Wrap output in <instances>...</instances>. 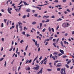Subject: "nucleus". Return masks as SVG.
Returning <instances> with one entry per match:
<instances>
[{"instance_id": "nucleus-1", "label": "nucleus", "mask_w": 74, "mask_h": 74, "mask_svg": "<svg viewBox=\"0 0 74 74\" xmlns=\"http://www.w3.org/2000/svg\"><path fill=\"white\" fill-rule=\"evenodd\" d=\"M40 69V66H38L37 67H34L32 68L34 70H36L37 71L38 70V69Z\"/></svg>"}, {"instance_id": "nucleus-2", "label": "nucleus", "mask_w": 74, "mask_h": 74, "mask_svg": "<svg viewBox=\"0 0 74 74\" xmlns=\"http://www.w3.org/2000/svg\"><path fill=\"white\" fill-rule=\"evenodd\" d=\"M62 63H59L58 64L56 65V67H60L61 66H62Z\"/></svg>"}, {"instance_id": "nucleus-3", "label": "nucleus", "mask_w": 74, "mask_h": 74, "mask_svg": "<svg viewBox=\"0 0 74 74\" xmlns=\"http://www.w3.org/2000/svg\"><path fill=\"white\" fill-rule=\"evenodd\" d=\"M43 69V68H41L40 70L37 73V74H42V70Z\"/></svg>"}, {"instance_id": "nucleus-4", "label": "nucleus", "mask_w": 74, "mask_h": 74, "mask_svg": "<svg viewBox=\"0 0 74 74\" xmlns=\"http://www.w3.org/2000/svg\"><path fill=\"white\" fill-rule=\"evenodd\" d=\"M62 27H67L66 25V23H63L62 25Z\"/></svg>"}, {"instance_id": "nucleus-5", "label": "nucleus", "mask_w": 74, "mask_h": 74, "mask_svg": "<svg viewBox=\"0 0 74 74\" xmlns=\"http://www.w3.org/2000/svg\"><path fill=\"white\" fill-rule=\"evenodd\" d=\"M35 44L36 46L38 45L37 46V48H38V47H39V44H37V42L36 41H35Z\"/></svg>"}, {"instance_id": "nucleus-6", "label": "nucleus", "mask_w": 74, "mask_h": 74, "mask_svg": "<svg viewBox=\"0 0 74 74\" xmlns=\"http://www.w3.org/2000/svg\"><path fill=\"white\" fill-rule=\"evenodd\" d=\"M60 51L61 53H62L63 54H64V51H63V50H62L60 49Z\"/></svg>"}, {"instance_id": "nucleus-7", "label": "nucleus", "mask_w": 74, "mask_h": 74, "mask_svg": "<svg viewBox=\"0 0 74 74\" xmlns=\"http://www.w3.org/2000/svg\"><path fill=\"white\" fill-rule=\"evenodd\" d=\"M42 23H40V28H39V29H41V27H42Z\"/></svg>"}, {"instance_id": "nucleus-8", "label": "nucleus", "mask_w": 74, "mask_h": 74, "mask_svg": "<svg viewBox=\"0 0 74 74\" xmlns=\"http://www.w3.org/2000/svg\"><path fill=\"white\" fill-rule=\"evenodd\" d=\"M63 71H64V69H63L62 68L61 69V71H60L61 74H63Z\"/></svg>"}, {"instance_id": "nucleus-9", "label": "nucleus", "mask_w": 74, "mask_h": 74, "mask_svg": "<svg viewBox=\"0 0 74 74\" xmlns=\"http://www.w3.org/2000/svg\"><path fill=\"white\" fill-rule=\"evenodd\" d=\"M53 46L55 47V48H56V43L54 42L53 44Z\"/></svg>"}, {"instance_id": "nucleus-10", "label": "nucleus", "mask_w": 74, "mask_h": 74, "mask_svg": "<svg viewBox=\"0 0 74 74\" xmlns=\"http://www.w3.org/2000/svg\"><path fill=\"white\" fill-rule=\"evenodd\" d=\"M8 12L9 13V14H11V12L10 11V8H8Z\"/></svg>"}, {"instance_id": "nucleus-11", "label": "nucleus", "mask_w": 74, "mask_h": 74, "mask_svg": "<svg viewBox=\"0 0 74 74\" xmlns=\"http://www.w3.org/2000/svg\"><path fill=\"white\" fill-rule=\"evenodd\" d=\"M62 19L59 18H58L57 19V21H58V22H59V21H62Z\"/></svg>"}, {"instance_id": "nucleus-12", "label": "nucleus", "mask_w": 74, "mask_h": 74, "mask_svg": "<svg viewBox=\"0 0 74 74\" xmlns=\"http://www.w3.org/2000/svg\"><path fill=\"white\" fill-rule=\"evenodd\" d=\"M53 39V37L52 36H50L49 37V40H52V39Z\"/></svg>"}, {"instance_id": "nucleus-13", "label": "nucleus", "mask_w": 74, "mask_h": 74, "mask_svg": "<svg viewBox=\"0 0 74 74\" xmlns=\"http://www.w3.org/2000/svg\"><path fill=\"white\" fill-rule=\"evenodd\" d=\"M58 52H54L53 53V55H58Z\"/></svg>"}, {"instance_id": "nucleus-14", "label": "nucleus", "mask_w": 74, "mask_h": 74, "mask_svg": "<svg viewBox=\"0 0 74 74\" xmlns=\"http://www.w3.org/2000/svg\"><path fill=\"white\" fill-rule=\"evenodd\" d=\"M71 60H70L67 62V64H70V63H71Z\"/></svg>"}, {"instance_id": "nucleus-15", "label": "nucleus", "mask_w": 74, "mask_h": 74, "mask_svg": "<svg viewBox=\"0 0 74 74\" xmlns=\"http://www.w3.org/2000/svg\"><path fill=\"white\" fill-rule=\"evenodd\" d=\"M27 12H30V10L29 9H28L26 10Z\"/></svg>"}, {"instance_id": "nucleus-16", "label": "nucleus", "mask_w": 74, "mask_h": 74, "mask_svg": "<svg viewBox=\"0 0 74 74\" xmlns=\"http://www.w3.org/2000/svg\"><path fill=\"white\" fill-rule=\"evenodd\" d=\"M65 66L67 68H69V65L67 64H66L65 65Z\"/></svg>"}, {"instance_id": "nucleus-17", "label": "nucleus", "mask_w": 74, "mask_h": 74, "mask_svg": "<svg viewBox=\"0 0 74 74\" xmlns=\"http://www.w3.org/2000/svg\"><path fill=\"white\" fill-rule=\"evenodd\" d=\"M66 74V72L65 71V68L64 69V73H63L62 74Z\"/></svg>"}, {"instance_id": "nucleus-18", "label": "nucleus", "mask_w": 74, "mask_h": 74, "mask_svg": "<svg viewBox=\"0 0 74 74\" xmlns=\"http://www.w3.org/2000/svg\"><path fill=\"white\" fill-rule=\"evenodd\" d=\"M32 25H35V24H36V22L34 21L32 23Z\"/></svg>"}, {"instance_id": "nucleus-19", "label": "nucleus", "mask_w": 74, "mask_h": 74, "mask_svg": "<svg viewBox=\"0 0 74 74\" xmlns=\"http://www.w3.org/2000/svg\"><path fill=\"white\" fill-rule=\"evenodd\" d=\"M37 15H38V14H34V16H35V17H37Z\"/></svg>"}, {"instance_id": "nucleus-20", "label": "nucleus", "mask_w": 74, "mask_h": 74, "mask_svg": "<svg viewBox=\"0 0 74 74\" xmlns=\"http://www.w3.org/2000/svg\"><path fill=\"white\" fill-rule=\"evenodd\" d=\"M6 64H7V62L6 61L5 62V64H4V66L5 67H6Z\"/></svg>"}, {"instance_id": "nucleus-21", "label": "nucleus", "mask_w": 74, "mask_h": 74, "mask_svg": "<svg viewBox=\"0 0 74 74\" xmlns=\"http://www.w3.org/2000/svg\"><path fill=\"white\" fill-rule=\"evenodd\" d=\"M46 30V29H45V28H44L42 30V32H45V30Z\"/></svg>"}, {"instance_id": "nucleus-22", "label": "nucleus", "mask_w": 74, "mask_h": 74, "mask_svg": "<svg viewBox=\"0 0 74 74\" xmlns=\"http://www.w3.org/2000/svg\"><path fill=\"white\" fill-rule=\"evenodd\" d=\"M13 48V47L11 46V48L9 50V51H11L12 50Z\"/></svg>"}, {"instance_id": "nucleus-23", "label": "nucleus", "mask_w": 74, "mask_h": 74, "mask_svg": "<svg viewBox=\"0 0 74 74\" xmlns=\"http://www.w3.org/2000/svg\"><path fill=\"white\" fill-rule=\"evenodd\" d=\"M26 17V15H25L23 16V19H25V18Z\"/></svg>"}, {"instance_id": "nucleus-24", "label": "nucleus", "mask_w": 74, "mask_h": 74, "mask_svg": "<svg viewBox=\"0 0 74 74\" xmlns=\"http://www.w3.org/2000/svg\"><path fill=\"white\" fill-rule=\"evenodd\" d=\"M49 31V32H51V27H49L48 28Z\"/></svg>"}, {"instance_id": "nucleus-25", "label": "nucleus", "mask_w": 74, "mask_h": 74, "mask_svg": "<svg viewBox=\"0 0 74 74\" xmlns=\"http://www.w3.org/2000/svg\"><path fill=\"white\" fill-rule=\"evenodd\" d=\"M47 71H52V70L51 69H47Z\"/></svg>"}, {"instance_id": "nucleus-26", "label": "nucleus", "mask_w": 74, "mask_h": 74, "mask_svg": "<svg viewBox=\"0 0 74 74\" xmlns=\"http://www.w3.org/2000/svg\"><path fill=\"white\" fill-rule=\"evenodd\" d=\"M54 3H58V0H56L54 1Z\"/></svg>"}, {"instance_id": "nucleus-27", "label": "nucleus", "mask_w": 74, "mask_h": 74, "mask_svg": "<svg viewBox=\"0 0 74 74\" xmlns=\"http://www.w3.org/2000/svg\"><path fill=\"white\" fill-rule=\"evenodd\" d=\"M18 26L21 25H22V24L21 23H20L19 22H18Z\"/></svg>"}, {"instance_id": "nucleus-28", "label": "nucleus", "mask_w": 74, "mask_h": 74, "mask_svg": "<svg viewBox=\"0 0 74 74\" xmlns=\"http://www.w3.org/2000/svg\"><path fill=\"white\" fill-rule=\"evenodd\" d=\"M23 3H24V4L25 5H27V3H26V2H25L24 1H23Z\"/></svg>"}, {"instance_id": "nucleus-29", "label": "nucleus", "mask_w": 74, "mask_h": 74, "mask_svg": "<svg viewBox=\"0 0 74 74\" xmlns=\"http://www.w3.org/2000/svg\"><path fill=\"white\" fill-rule=\"evenodd\" d=\"M49 17V16H46L45 18L47 19V18H48Z\"/></svg>"}, {"instance_id": "nucleus-30", "label": "nucleus", "mask_w": 74, "mask_h": 74, "mask_svg": "<svg viewBox=\"0 0 74 74\" xmlns=\"http://www.w3.org/2000/svg\"><path fill=\"white\" fill-rule=\"evenodd\" d=\"M61 44L62 46L63 47L64 46L63 45V42L62 41H61Z\"/></svg>"}, {"instance_id": "nucleus-31", "label": "nucleus", "mask_w": 74, "mask_h": 74, "mask_svg": "<svg viewBox=\"0 0 74 74\" xmlns=\"http://www.w3.org/2000/svg\"><path fill=\"white\" fill-rule=\"evenodd\" d=\"M55 57H54V56H53L52 57V58L53 59V60H55Z\"/></svg>"}, {"instance_id": "nucleus-32", "label": "nucleus", "mask_w": 74, "mask_h": 74, "mask_svg": "<svg viewBox=\"0 0 74 74\" xmlns=\"http://www.w3.org/2000/svg\"><path fill=\"white\" fill-rule=\"evenodd\" d=\"M45 22H49V20L47 19L46 21H45Z\"/></svg>"}, {"instance_id": "nucleus-33", "label": "nucleus", "mask_w": 74, "mask_h": 74, "mask_svg": "<svg viewBox=\"0 0 74 74\" xmlns=\"http://www.w3.org/2000/svg\"><path fill=\"white\" fill-rule=\"evenodd\" d=\"M61 69V68H58L57 69V71H60Z\"/></svg>"}, {"instance_id": "nucleus-34", "label": "nucleus", "mask_w": 74, "mask_h": 74, "mask_svg": "<svg viewBox=\"0 0 74 74\" xmlns=\"http://www.w3.org/2000/svg\"><path fill=\"white\" fill-rule=\"evenodd\" d=\"M62 55V53H60V54H58V56H61V55Z\"/></svg>"}, {"instance_id": "nucleus-35", "label": "nucleus", "mask_w": 74, "mask_h": 74, "mask_svg": "<svg viewBox=\"0 0 74 74\" xmlns=\"http://www.w3.org/2000/svg\"><path fill=\"white\" fill-rule=\"evenodd\" d=\"M11 1V0H9L8 1H7L6 4H8V2H10Z\"/></svg>"}, {"instance_id": "nucleus-36", "label": "nucleus", "mask_w": 74, "mask_h": 74, "mask_svg": "<svg viewBox=\"0 0 74 74\" xmlns=\"http://www.w3.org/2000/svg\"><path fill=\"white\" fill-rule=\"evenodd\" d=\"M67 56H63V58H67Z\"/></svg>"}, {"instance_id": "nucleus-37", "label": "nucleus", "mask_w": 74, "mask_h": 74, "mask_svg": "<svg viewBox=\"0 0 74 74\" xmlns=\"http://www.w3.org/2000/svg\"><path fill=\"white\" fill-rule=\"evenodd\" d=\"M28 47V45H27L25 48V51H27V48Z\"/></svg>"}, {"instance_id": "nucleus-38", "label": "nucleus", "mask_w": 74, "mask_h": 74, "mask_svg": "<svg viewBox=\"0 0 74 74\" xmlns=\"http://www.w3.org/2000/svg\"><path fill=\"white\" fill-rule=\"evenodd\" d=\"M24 41L23 40H22L20 42V43H21V44H23L22 42H24Z\"/></svg>"}, {"instance_id": "nucleus-39", "label": "nucleus", "mask_w": 74, "mask_h": 74, "mask_svg": "<svg viewBox=\"0 0 74 74\" xmlns=\"http://www.w3.org/2000/svg\"><path fill=\"white\" fill-rule=\"evenodd\" d=\"M51 30L53 32H54L55 31L54 30V29L53 28H51Z\"/></svg>"}, {"instance_id": "nucleus-40", "label": "nucleus", "mask_w": 74, "mask_h": 74, "mask_svg": "<svg viewBox=\"0 0 74 74\" xmlns=\"http://www.w3.org/2000/svg\"><path fill=\"white\" fill-rule=\"evenodd\" d=\"M69 23H67L66 24V26H68V27H69Z\"/></svg>"}, {"instance_id": "nucleus-41", "label": "nucleus", "mask_w": 74, "mask_h": 74, "mask_svg": "<svg viewBox=\"0 0 74 74\" xmlns=\"http://www.w3.org/2000/svg\"><path fill=\"white\" fill-rule=\"evenodd\" d=\"M68 35V34L66 33L64 34V36H67Z\"/></svg>"}, {"instance_id": "nucleus-42", "label": "nucleus", "mask_w": 74, "mask_h": 74, "mask_svg": "<svg viewBox=\"0 0 74 74\" xmlns=\"http://www.w3.org/2000/svg\"><path fill=\"white\" fill-rule=\"evenodd\" d=\"M37 57H38V56L35 58V59H34V60L33 61V62H34L35 61H36V59H37Z\"/></svg>"}, {"instance_id": "nucleus-43", "label": "nucleus", "mask_w": 74, "mask_h": 74, "mask_svg": "<svg viewBox=\"0 0 74 74\" xmlns=\"http://www.w3.org/2000/svg\"><path fill=\"white\" fill-rule=\"evenodd\" d=\"M47 57H46L44 59V62H45L46 60H47Z\"/></svg>"}, {"instance_id": "nucleus-44", "label": "nucleus", "mask_w": 74, "mask_h": 74, "mask_svg": "<svg viewBox=\"0 0 74 74\" xmlns=\"http://www.w3.org/2000/svg\"><path fill=\"white\" fill-rule=\"evenodd\" d=\"M51 18H55V16L54 15L52 16L51 17Z\"/></svg>"}, {"instance_id": "nucleus-45", "label": "nucleus", "mask_w": 74, "mask_h": 74, "mask_svg": "<svg viewBox=\"0 0 74 74\" xmlns=\"http://www.w3.org/2000/svg\"><path fill=\"white\" fill-rule=\"evenodd\" d=\"M58 28H59V25H58V26H57V28H56L57 30H58Z\"/></svg>"}, {"instance_id": "nucleus-46", "label": "nucleus", "mask_w": 74, "mask_h": 74, "mask_svg": "<svg viewBox=\"0 0 74 74\" xmlns=\"http://www.w3.org/2000/svg\"><path fill=\"white\" fill-rule=\"evenodd\" d=\"M67 11H68V12H70V10H69V9H68L67 10Z\"/></svg>"}, {"instance_id": "nucleus-47", "label": "nucleus", "mask_w": 74, "mask_h": 74, "mask_svg": "<svg viewBox=\"0 0 74 74\" xmlns=\"http://www.w3.org/2000/svg\"><path fill=\"white\" fill-rule=\"evenodd\" d=\"M59 38H58L57 39V40L56 41V42H58L59 41Z\"/></svg>"}, {"instance_id": "nucleus-48", "label": "nucleus", "mask_w": 74, "mask_h": 74, "mask_svg": "<svg viewBox=\"0 0 74 74\" xmlns=\"http://www.w3.org/2000/svg\"><path fill=\"white\" fill-rule=\"evenodd\" d=\"M44 62V60H43L42 61H41V64H42V63H43V62Z\"/></svg>"}, {"instance_id": "nucleus-49", "label": "nucleus", "mask_w": 74, "mask_h": 74, "mask_svg": "<svg viewBox=\"0 0 74 74\" xmlns=\"http://www.w3.org/2000/svg\"><path fill=\"white\" fill-rule=\"evenodd\" d=\"M44 62V60H43L42 61H41V64H42V63H43V62Z\"/></svg>"}, {"instance_id": "nucleus-50", "label": "nucleus", "mask_w": 74, "mask_h": 74, "mask_svg": "<svg viewBox=\"0 0 74 74\" xmlns=\"http://www.w3.org/2000/svg\"><path fill=\"white\" fill-rule=\"evenodd\" d=\"M32 60H30L29 61H28V63H31V62H32Z\"/></svg>"}, {"instance_id": "nucleus-51", "label": "nucleus", "mask_w": 74, "mask_h": 74, "mask_svg": "<svg viewBox=\"0 0 74 74\" xmlns=\"http://www.w3.org/2000/svg\"><path fill=\"white\" fill-rule=\"evenodd\" d=\"M47 64V61H46L43 63L44 64Z\"/></svg>"}, {"instance_id": "nucleus-52", "label": "nucleus", "mask_w": 74, "mask_h": 74, "mask_svg": "<svg viewBox=\"0 0 74 74\" xmlns=\"http://www.w3.org/2000/svg\"><path fill=\"white\" fill-rule=\"evenodd\" d=\"M30 36V35L29 34H27V37H29Z\"/></svg>"}, {"instance_id": "nucleus-53", "label": "nucleus", "mask_w": 74, "mask_h": 74, "mask_svg": "<svg viewBox=\"0 0 74 74\" xmlns=\"http://www.w3.org/2000/svg\"><path fill=\"white\" fill-rule=\"evenodd\" d=\"M22 3H23V1H21L20 3L18 4V5H20V4H22Z\"/></svg>"}, {"instance_id": "nucleus-54", "label": "nucleus", "mask_w": 74, "mask_h": 74, "mask_svg": "<svg viewBox=\"0 0 74 74\" xmlns=\"http://www.w3.org/2000/svg\"><path fill=\"white\" fill-rule=\"evenodd\" d=\"M3 59H4V58H1L0 59V61H2Z\"/></svg>"}, {"instance_id": "nucleus-55", "label": "nucleus", "mask_w": 74, "mask_h": 74, "mask_svg": "<svg viewBox=\"0 0 74 74\" xmlns=\"http://www.w3.org/2000/svg\"><path fill=\"white\" fill-rule=\"evenodd\" d=\"M42 58V56H40V57L39 58V60H41V59Z\"/></svg>"}, {"instance_id": "nucleus-56", "label": "nucleus", "mask_w": 74, "mask_h": 74, "mask_svg": "<svg viewBox=\"0 0 74 74\" xmlns=\"http://www.w3.org/2000/svg\"><path fill=\"white\" fill-rule=\"evenodd\" d=\"M20 69H21V67L19 66V67L18 68V71H19V70H20Z\"/></svg>"}, {"instance_id": "nucleus-57", "label": "nucleus", "mask_w": 74, "mask_h": 74, "mask_svg": "<svg viewBox=\"0 0 74 74\" xmlns=\"http://www.w3.org/2000/svg\"><path fill=\"white\" fill-rule=\"evenodd\" d=\"M38 6H40V7H41L42 6H44V5H38Z\"/></svg>"}, {"instance_id": "nucleus-58", "label": "nucleus", "mask_w": 74, "mask_h": 74, "mask_svg": "<svg viewBox=\"0 0 74 74\" xmlns=\"http://www.w3.org/2000/svg\"><path fill=\"white\" fill-rule=\"evenodd\" d=\"M27 17H29V16H30V15L29 14V13H28V15H27Z\"/></svg>"}, {"instance_id": "nucleus-59", "label": "nucleus", "mask_w": 74, "mask_h": 74, "mask_svg": "<svg viewBox=\"0 0 74 74\" xmlns=\"http://www.w3.org/2000/svg\"><path fill=\"white\" fill-rule=\"evenodd\" d=\"M64 14H67V12H64Z\"/></svg>"}, {"instance_id": "nucleus-60", "label": "nucleus", "mask_w": 74, "mask_h": 74, "mask_svg": "<svg viewBox=\"0 0 74 74\" xmlns=\"http://www.w3.org/2000/svg\"><path fill=\"white\" fill-rule=\"evenodd\" d=\"M14 5H15V3H13L12 4V7H13V6H14Z\"/></svg>"}, {"instance_id": "nucleus-61", "label": "nucleus", "mask_w": 74, "mask_h": 74, "mask_svg": "<svg viewBox=\"0 0 74 74\" xmlns=\"http://www.w3.org/2000/svg\"><path fill=\"white\" fill-rule=\"evenodd\" d=\"M56 62H54V66L55 67V66H56Z\"/></svg>"}, {"instance_id": "nucleus-62", "label": "nucleus", "mask_w": 74, "mask_h": 74, "mask_svg": "<svg viewBox=\"0 0 74 74\" xmlns=\"http://www.w3.org/2000/svg\"><path fill=\"white\" fill-rule=\"evenodd\" d=\"M1 40H2V41H3V42L4 41V38H2Z\"/></svg>"}, {"instance_id": "nucleus-63", "label": "nucleus", "mask_w": 74, "mask_h": 74, "mask_svg": "<svg viewBox=\"0 0 74 74\" xmlns=\"http://www.w3.org/2000/svg\"><path fill=\"white\" fill-rule=\"evenodd\" d=\"M7 21V19H4V21L5 23H6V21Z\"/></svg>"}, {"instance_id": "nucleus-64", "label": "nucleus", "mask_w": 74, "mask_h": 74, "mask_svg": "<svg viewBox=\"0 0 74 74\" xmlns=\"http://www.w3.org/2000/svg\"><path fill=\"white\" fill-rule=\"evenodd\" d=\"M3 23H2L1 24V26L2 27H3Z\"/></svg>"}]
</instances>
